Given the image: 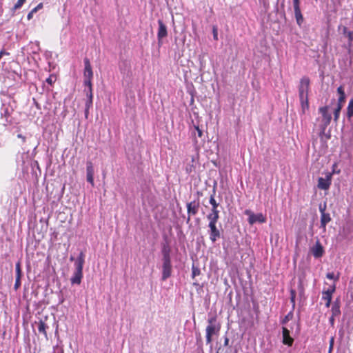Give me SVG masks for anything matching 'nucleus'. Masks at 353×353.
I'll return each instance as SVG.
<instances>
[{
	"label": "nucleus",
	"mask_w": 353,
	"mask_h": 353,
	"mask_svg": "<svg viewBox=\"0 0 353 353\" xmlns=\"http://www.w3.org/2000/svg\"><path fill=\"white\" fill-rule=\"evenodd\" d=\"M208 325L206 327V342L210 343L213 335L219 333L220 325L216 323V318L212 316L208 320Z\"/></svg>",
	"instance_id": "1"
},
{
	"label": "nucleus",
	"mask_w": 353,
	"mask_h": 353,
	"mask_svg": "<svg viewBox=\"0 0 353 353\" xmlns=\"http://www.w3.org/2000/svg\"><path fill=\"white\" fill-rule=\"evenodd\" d=\"M319 113L322 116V119L321 120L320 128L323 132L325 131V128L330 123L332 117L329 113V106L325 105L323 107H321L319 109Z\"/></svg>",
	"instance_id": "2"
},
{
	"label": "nucleus",
	"mask_w": 353,
	"mask_h": 353,
	"mask_svg": "<svg viewBox=\"0 0 353 353\" xmlns=\"http://www.w3.org/2000/svg\"><path fill=\"white\" fill-rule=\"evenodd\" d=\"M244 213L248 216V221L250 225L256 223H265L266 221V218L262 213L254 214L250 210H245Z\"/></svg>",
	"instance_id": "3"
},
{
	"label": "nucleus",
	"mask_w": 353,
	"mask_h": 353,
	"mask_svg": "<svg viewBox=\"0 0 353 353\" xmlns=\"http://www.w3.org/2000/svg\"><path fill=\"white\" fill-rule=\"evenodd\" d=\"M310 79L307 77H303L300 80L299 85V99L307 98L310 87Z\"/></svg>",
	"instance_id": "4"
},
{
	"label": "nucleus",
	"mask_w": 353,
	"mask_h": 353,
	"mask_svg": "<svg viewBox=\"0 0 353 353\" xmlns=\"http://www.w3.org/2000/svg\"><path fill=\"white\" fill-rule=\"evenodd\" d=\"M84 85H90V82H92V79L93 77V72L90 65V62L88 58L84 59Z\"/></svg>",
	"instance_id": "5"
},
{
	"label": "nucleus",
	"mask_w": 353,
	"mask_h": 353,
	"mask_svg": "<svg viewBox=\"0 0 353 353\" xmlns=\"http://www.w3.org/2000/svg\"><path fill=\"white\" fill-rule=\"evenodd\" d=\"M216 223L217 222L212 221L208 223L210 239L212 243L216 242L221 237V231L217 228Z\"/></svg>",
	"instance_id": "6"
},
{
	"label": "nucleus",
	"mask_w": 353,
	"mask_h": 353,
	"mask_svg": "<svg viewBox=\"0 0 353 353\" xmlns=\"http://www.w3.org/2000/svg\"><path fill=\"white\" fill-rule=\"evenodd\" d=\"M199 208V202L196 201H193L187 203V211L188 216L186 220V223H189L190 221V216L195 215L198 213Z\"/></svg>",
	"instance_id": "7"
},
{
	"label": "nucleus",
	"mask_w": 353,
	"mask_h": 353,
	"mask_svg": "<svg viewBox=\"0 0 353 353\" xmlns=\"http://www.w3.org/2000/svg\"><path fill=\"white\" fill-rule=\"evenodd\" d=\"M162 261V280L165 281L171 276L172 264L171 259H165Z\"/></svg>",
	"instance_id": "8"
},
{
	"label": "nucleus",
	"mask_w": 353,
	"mask_h": 353,
	"mask_svg": "<svg viewBox=\"0 0 353 353\" xmlns=\"http://www.w3.org/2000/svg\"><path fill=\"white\" fill-rule=\"evenodd\" d=\"M338 30L348 39V46L350 47L353 41V31L348 30L347 28L342 25L339 26Z\"/></svg>",
	"instance_id": "9"
},
{
	"label": "nucleus",
	"mask_w": 353,
	"mask_h": 353,
	"mask_svg": "<svg viewBox=\"0 0 353 353\" xmlns=\"http://www.w3.org/2000/svg\"><path fill=\"white\" fill-rule=\"evenodd\" d=\"M299 0H293V6L294 10V14L298 24H301L303 21V16L301 14Z\"/></svg>",
	"instance_id": "10"
},
{
	"label": "nucleus",
	"mask_w": 353,
	"mask_h": 353,
	"mask_svg": "<svg viewBox=\"0 0 353 353\" xmlns=\"http://www.w3.org/2000/svg\"><path fill=\"white\" fill-rule=\"evenodd\" d=\"M283 340L282 342L284 345L292 346L294 342V339L290 335V331L285 327L282 328Z\"/></svg>",
	"instance_id": "11"
},
{
	"label": "nucleus",
	"mask_w": 353,
	"mask_h": 353,
	"mask_svg": "<svg viewBox=\"0 0 353 353\" xmlns=\"http://www.w3.org/2000/svg\"><path fill=\"white\" fill-rule=\"evenodd\" d=\"M335 291V285H333L330 289H328L327 291L323 292L322 299L326 301L325 306L329 307L331 304L332 301V295Z\"/></svg>",
	"instance_id": "12"
},
{
	"label": "nucleus",
	"mask_w": 353,
	"mask_h": 353,
	"mask_svg": "<svg viewBox=\"0 0 353 353\" xmlns=\"http://www.w3.org/2000/svg\"><path fill=\"white\" fill-rule=\"evenodd\" d=\"M94 168L91 162L87 163L86 173H87V181L92 186L94 185Z\"/></svg>",
	"instance_id": "13"
},
{
	"label": "nucleus",
	"mask_w": 353,
	"mask_h": 353,
	"mask_svg": "<svg viewBox=\"0 0 353 353\" xmlns=\"http://www.w3.org/2000/svg\"><path fill=\"white\" fill-rule=\"evenodd\" d=\"M159 23V30H158V40L161 42V40L167 36V28L161 20L158 21Z\"/></svg>",
	"instance_id": "14"
},
{
	"label": "nucleus",
	"mask_w": 353,
	"mask_h": 353,
	"mask_svg": "<svg viewBox=\"0 0 353 353\" xmlns=\"http://www.w3.org/2000/svg\"><path fill=\"white\" fill-rule=\"evenodd\" d=\"M83 278V270H74L73 275L70 279L72 284L79 285Z\"/></svg>",
	"instance_id": "15"
},
{
	"label": "nucleus",
	"mask_w": 353,
	"mask_h": 353,
	"mask_svg": "<svg viewBox=\"0 0 353 353\" xmlns=\"http://www.w3.org/2000/svg\"><path fill=\"white\" fill-rule=\"evenodd\" d=\"M85 263V254L81 252L78 257L74 261V270H83V264Z\"/></svg>",
	"instance_id": "16"
},
{
	"label": "nucleus",
	"mask_w": 353,
	"mask_h": 353,
	"mask_svg": "<svg viewBox=\"0 0 353 353\" xmlns=\"http://www.w3.org/2000/svg\"><path fill=\"white\" fill-rule=\"evenodd\" d=\"M16 280L14 283V288L17 290L21 285V278L22 276V272L21 269L20 262H17L16 264Z\"/></svg>",
	"instance_id": "17"
},
{
	"label": "nucleus",
	"mask_w": 353,
	"mask_h": 353,
	"mask_svg": "<svg viewBox=\"0 0 353 353\" xmlns=\"http://www.w3.org/2000/svg\"><path fill=\"white\" fill-rule=\"evenodd\" d=\"M312 252L314 257L319 258L323 254V249L321 243L317 241L316 245L312 248Z\"/></svg>",
	"instance_id": "18"
},
{
	"label": "nucleus",
	"mask_w": 353,
	"mask_h": 353,
	"mask_svg": "<svg viewBox=\"0 0 353 353\" xmlns=\"http://www.w3.org/2000/svg\"><path fill=\"white\" fill-rule=\"evenodd\" d=\"M337 93L339 94V96L336 105L343 106V103L345 101V94L344 92V88L342 85L339 86L337 88Z\"/></svg>",
	"instance_id": "19"
},
{
	"label": "nucleus",
	"mask_w": 353,
	"mask_h": 353,
	"mask_svg": "<svg viewBox=\"0 0 353 353\" xmlns=\"http://www.w3.org/2000/svg\"><path fill=\"white\" fill-rule=\"evenodd\" d=\"M209 222H218L219 219V210L218 209L211 210V212L207 215Z\"/></svg>",
	"instance_id": "20"
},
{
	"label": "nucleus",
	"mask_w": 353,
	"mask_h": 353,
	"mask_svg": "<svg viewBox=\"0 0 353 353\" xmlns=\"http://www.w3.org/2000/svg\"><path fill=\"white\" fill-rule=\"evenodd\" d=\"M331 221L330 214L329 213H323L321 215V228L323 229V231L326 230V225Z\"/></svg>",
	"instance_id": "21"
},
{
	"label": "nucleus",
	"mask_w": 353,
	"mask_h": 353,
	"mask_svg": "<svg viewBox=\"0 0 353 353\" xmlns=\"http://www.w3.org/2000/svg\"><path fill=\"white\" fill-rule=\"evenodd\" d=\"M330 185V181L329 179H324L320 177L318 181V188L321 190H327Z\"/></svg>",
	"instance_id": "22"
},
{
	"label": "nucleus",
	"mask_w": 353,
	"mask_h": 353,
	"mask_svg": "<svg viewBox=\"0 0 353 353\" xmlns=\"http://www.w3.org/2000/svg\"><path fill=\"white\" fill-rule=\"evenodd\" d=\"M161 252H162V255H163L162 260L171 259V257H170L171 248L168 244L165 243V244L163 245Z\"/></svg>",
	"instance_id": "23"
},
{
	"label": "nucleus",
	"mask_w": 353,
	"mask_h": 353,
	"mask_svg": "<svg viewBox=\"0 0 353 353\" xmlns=\"http://www.w3.org/2000/svg\"><path fill=\"white\" fill-rule=\"evenodd\" d=\"M346 117L349 121H352L353 117V98L350 99L349 101L347 110H346Z\"/></svg>",
	"instance_id": "24"
},
{
	"label": "nucleus",
	"mask_w": 353,
	"mask_h": 353,
	"mask_svg": "<svg viewBox=\"0 0 353 353\" xmlns=\"http://www.w3.org/2000/svg\"><path fill=\"white\" fill-rule=\"evenodd\" d=\"M341 310H340V306L338 301H335L332 307V314L333 316H337L340 315Z\"/></svg>",
	"instance_id": "25"
},
{
	"label": "nucleus",
	"mask_w": 353,
	"mask_h": 353,
	"mask_svg": "<svg viewBox=\"0 0 353 353\" xmlns=\"http://www.w3.org/2000/svg\"><path fill=\"white\" fill-rule=\"evenodd\" d=\"M300 103L301 105V111L304 114L305 113L306 110L309 109V103H308V97L307 98H303V99H299Z\"/></svg>",
	"instance_id": "26"
},
{
	"label": "nucleus",
	"mask_w": 353,
	"mask_h": 353,
	"mask_svg": "<svg viewBox=\"0 0 353 353\" xmlns=\"http://www.w3.org/2000/svg\"><path fill=\"white\" fill-rule=\"evenodd\" d=\"M48 328V326L42 321H40L38 323V330L40 333L44 334L45 336H47L46 329Z\"/></svg>",
	"instance_id": "27"
},
{
	"label": "nucleus",
	"mask_w": 353,
	"mask_h": 353,
	"mask_svg": "<svg viewBox=\"0 0 353 353\" xmlns=\"http://www.w3.org/2000/svg\"><path fill=\"white\" fill-rule=\"evenodd\" d=\"M342 108H343L342 105H336V107L333 110L334 121L335 122H337L339 119L340 112H341V110Z\"/></svg>",
	"instance_id": "28"
},
{
	"label": "nucleus",
	"mask_w": 353,
	"mask_h": 353,
	"mask_svg": "<svg viewBox=\"0 0 353 353\" xmlns=\"http://www.w3.org/2000/svg\"><path fill=\"white\" fill-rule=\"evenodd\" d=\"M214 194H215V190H213V194L210 196V203L212 205L211 210L218 209V207L219 205V203L216 202V201L214 199Z\"/></svg>",
	"instance_id": "29"
},
{
	"label": "nucleus",
	"mask_w": 353,
	"mask_h": 353,
	"mask_svg": "<svg viewBox=\"0 0 353 353\" xmlns=\"http://www.w3.org/2000/svg\"><path fill=\"white\" fill-rule=\"evenodd\" d=\"M43 7V4L42 3H39L37 7H35L34 8H33L28 14L27 16V18L28 20H30L32 17H33V14L34 13H35L36 12H37L38 10L41 9V8Z\"/></svg>",
	"instance_id": "30"
},
{
	"label": "nucleus",
	"mask_w": 353,
	"mask_h": 353,
	"mask_svg": "<svg viewBox=\"0 0 353 353\" xmlns=\"http://www.w3.org/2000/svg\"><path fill=\"white\" fill-rule=\"evenodd\" d=\"M26 1V0H18V1L17 2V3L14 6V7L12 8V10L13 12L16 11L17 10L21 8V6H23V4L24 3V2Z\"/></svg>",
	"instance_id": "31"
},
{
	"label": "nucleus",
	"mask_w": 353,
	"mask_h": 353,
	"mask_svg": "<svg viewBox=\"0 0 353 353\" xmlns=\"http://www.w3.org/2000/svg\"><path fill=\"white\" fill-rule=\"evenodd\" d=\"M326 277L329 279H334L336 281H338L339 279V274H338L336 276H335L333 272H328L326 274Z\"/></svg>",
	"instance_id": "32"
},
{
	"label": "nucleus",
	"mask_w": 353,
	"mask_h": 353,
	"mask_svg": "<svg viewBox=\"0 0 353 353\" xmlns=\"http://www.w3.org/2000/svg\"><path fill=\"white\" fill-rule=\"evenodd\" d=\"M192 277L193 278H194L196 276L200 274L201 272H200L199 268H196L194 265L192 266Z\"/></svg>",
	"instance_id": "33"
},
{
	"label": "nucleus",
	"mask_w": 353,
	"mask_h": 353,
	"mask_svg": "<svg viewBox=\"0 0 353 353\" xmlns=\"http://www.w3.org/2000/svg\"><path fill=\"white\" fill-rule=\"evenodd\" d=\"M292 317V312H290L288 315H286L284 319L282 320L281 323L285 324Z\"/></svg>",
	"instance_id": "34"
},
{
	"label": "nucleus",
	"mask_w": 353,
	"mask_h": 353,
	"mask_svg": "<svg viewBox=\"0 0 353 353\" xmlns=\"http://www.w3.org/2000/svg\"><path fill=\"white\" fill-rule=\"evenodd\" d=\"M290 294H291L290 301L292 303L293 306H294V304H295V297H296V292H295V290H292L291 292H290Z\"/></svg>",
	"instance_id": "35"
},
{
	"label": "nucleus",
	"mask_w": 353,
	"mask_h": 353,
	"mask_svg": "<svg viewBox=\"0 0 353 353\" xmlns=\"http://www.w3.org/2000/svg\"><path fill=\"white\" fill-rule=\"evenodd\" d=\"M213 37L214 40H218V30L216 26H213Z\"/></svg>",
	"instance_id": "36"
},
{
	"label": "nucleus",
	"mask_w": 353,
	"mask_h": 353,
	"mask_svg": "<svg viewBox=\"0 0 353 353\" xmlns=\"http://www.w3.org/2000/svg\"><path fill=\"white\" fill-rule=\"evenodd\" d=\"M334 343V338L332 337L330 340L329 353H330L333 349Z\"/></svg>",
	"instance_id": "37"
},
{
	"label": "nucleus",
	"mask_w": 353,
	"mask_h": 353,
	"mask_svg": "<svg viewBox=\"0 0 353 353\" xmlns=\"http://www.w3.org/2000/svg\"><path fill=\"white\" fill-rule=\"evenodd\" d=\"M55 80H56V78L54 77L50 76L49 78H48L46 79V81L49 84L52 85L55 81Z\"/></svg>",
	"instance_id": "38"
},
{
	"label": "nucleus",
	"mask_w": 353,
	"mask_h": 353,
	"mask_svg": "<svg viewBox=\"0 0 353 353\" xmlns=\"http://www.w3.org/2000/svg\"><path fill=\"white\" fill-rule=\"evenodd\" d=\"M85 93H89L90 92H92V82H90V85H85Z\"/></svg>",
	"instance_id": "39"
},
{
	"label": "nucleus",
	"mask_w": 353,
	"mask_h": 353,
	"mask_svg": "<svg viewBox=\"0 0 353 353\" xmlns=\"http://www.w3.org/2000/svg\"><path fill=\"white\" fill-rule=\"evenodd\" d=\"M194 129L197 132L198 137H201L203 135L202 130L199 128V126H194Z\"/></svg>",
	"instance_id": "40"
},
{
	"label": "nucleus",
	"mask_w": 353,
	"mask_h": 353,
	"mask_svg": "<svg viewBox=\"0 0 353 353\" xmlns=\"http://www.w3.org/2000/svg\"><path fill=\"white\" fill-rule=\"evenodd\" d=\"M325 208H326V205L324 204L323 205H319V211L321 212V215L323 214V213H325Z\"/></svg>",
	"instance_id": "41"
},
{
	"label": "nucleus",
	"mask_w": 353,
	"mask_h": 353,
	"mask_svg": "<svg viewBox=\"0 0 353 353\" xmlns=\"http://www.w3.org/2000/svg\"><path fill=\"white\" fill-rule=\"evenodd\" d=\"M92 105V100L87 99L85 108H90Z\"/></svg>",
	"instance_id": "42"
},
{
	"label": "nucleus",
	"mask_w": 353,
	"mask_h": 353,
	"mask_svg": "<svg viewBox=\"0 0 353 353\" xmlns=\"http://www.w3.org/2000/svg\"><path fill=\"white\" fill-rule=\"evenodd\" d=\"M334 317L335 316H333L332 315L331 317L329 319L330 323L331 324L332 326H334Z\"/></svg>",
	"instance_id": "43"
},
{
	"label": "nucleus",
	"mask_w": 353,
	"mask_h": 353,
	"mask_svg": "<svg viewBox=\"0 0 353 353\" xmlns=\"http://www.w3.org/2000/svg\"><path fill=\"white\" fill-rule=\"evenodd\" d=\"M86 97L88 99L92 100L93 99V94L92 92L86 93Z\"/></svg>",
	"instance_id": "44"
},
{
	"label": "nucleus",
	"mask_w": 353,
	"mask_h": 353,
	"mask_svg": "<svg viewBox=\"0 0 353 353\" xmlns=\"http://www.w3.org/2000/svg\"><path fill=\"white\" fill-rule=\"evenodd\" d=\"M4 54H7V55H8V54H9V53L6 52H5V51H3V50H1V51L0 52V59H1V57H3V55H4Z\"/></svg>",
	"instance_id": "45"
},
{
	"label": "nucleus",
	"mask_w": 353,
	"mask_h": 353,
	"mask_svg": "<svg viewBox=\"0 0 353 353\" xmlns=\"http://www.w3.org/2000/svg\"><path fill=\"white\" fill-rule=\"evenodd\" d=\"M89 109L90 108H85V118H88V114H89Z\"/></svg>",
	"instance_id": "46"
},
{
	"label": "nucleus",
	"mask_w": 353,
	"mask_h": 353,
	"mask_svg": "<svg viewBox=\"0 0 353 353\" xmlns=\"http://www.w3.org/2000/svg\"><path fill=\"white\" fill-rule=\"evenodd\" d=\"M228 343H229V339L226 337V338H225V340H224V345L227 346V345H228Z\"/></svg>",
	"instance_id": "47"
},
{
	"label": "nucleus",
	"mask_w": 353,
	"mask_h": 353,
	"mask_svg": "<svg viewBox=\"0 0 353 353\" xmlns=\"http://www.w3.org/2000/svg\"><path fill=\"white\" fill-rule=\"evenodd\" d=\"M70 260L71 261H75L76 259H74V256H71L70 258Z\"/></svg>",
	"instance_id": "48"
},
{
	"label": "nucleus",
	"mask_w": 353,
	"mask_h": 353,
	"mask_svg": "<svg viewBox=\"0 0 353 353\" xmlns=\"http://www.w3.org/2000/svg\"><path fill=\"white\" fill-rule=\"evenodd\" d=\"M335 102V99H332L331 101V104H333Z\"/></svg>",
	"instance_id": "49"
},
{
	"label": "nucleus",
	"mask_w": 353,
	"mask_h": 353,
	"mask_svg": "<svg viewBox=\"0 0 353 353\" xmlns=\"http://www.w3.org/2000/svg\"><path fill=\"white\" fill-rule=\"evenodd\" d=\"M18 137L22 138V136L21 134H19Z\"/></svg>",
	"instance_id": "50"
}]
</instances>
